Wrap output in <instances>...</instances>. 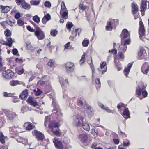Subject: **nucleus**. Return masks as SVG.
<instances>
[{"mask_svg": "<svg viewBox=\"0 0 149 149\" xmlns=\"http://www.w3.org/2000/svg\"><path fill=\"white\" fill-rule=\"evenodd\" d=\"M49 127L51 129L52 132L56 136H60L61 133L60 130H58V123L50 121L49 124Z\"/></svg>", "mask_w": 149, "mask_h": 149, "instance_id": "1", "label": "nucleus"}, {"mask_svg": "<svg viewBox=\"0 0 149 149\" xmlns=\"http://www.w3.org/2000/svg\"><path fill=\"white\" fill-rule=\"evenodd\" d=\"M84 118L83 116L79 115L73 116V123L74 125L76 127H79L82 125L84 122Z\"/></svg>", "mask_w": 149, "mask_h": 149, "instance_id": "2", "label": "nucleus"}, {"mask_svg": "<svg viewBox=\"0 0 149 149\" xmlns=\"http://www.w3.org/2000/svg\"><path fill=\"white\" fill-rule=\"evenodd\" d=\"M138 33L139 36L140 38L146 35V30L142 20L141 18L139 24Z\"/></svg>", "mask_w": 149, "mask_h": 149, "instance_id": "3", "label": "nucleus"}, {"mask_svg": "<svg viewBox=\"0 0 149 149\" xmlns=\"http://www.w3.org/2000/svg\"><path fill=\"white\" fill-rule=\"evenodd\" d=\"M75 66L73 63L67 62L65 64L66 72L67 73H71L74 72Z\"/></svg>", "mask_w": 149, "mask_h": 149, "instance_id": "4", "label": "nucleus"}, {"mask_svg": "<svg viewBox=\"0 0 149 149\" xmlns=\"http://www.w3.org/2000/svg\"><path fill=\"white\" fill-rule=\"evenodd\" d=\"M16 23L15 19L13 18L11 19L6 20L5 21H2L0 23V24L1 26L5 29L6 28V24H7V26H10L13 27L14 26V25Z\"/></svg>", "mask_w": 149, "mask_h": 149, "instance_id": "5", "label": "nucleus"}, {"mask_svg": "<svg viewBox=\"0 0 149 149\" xmlns=\"http://www.w3.org/2000/svg\"><path fill=\"white\" fill-rule=\"evenodd\" d=\"M14 74L15 73L12 70L9 69L3 71L2 73L3 77L8 79L13 78Z\"/></svg>", "mask_w": 149, "mask_h": 149, "instance_id": "6", "label": "nucleus"}, {"mask_svg": "<svg viewBox=\"0 0 149 149\" xmlns=\"http://www.w3.org/2000/svg\"><path fill=\"white\" fill-rule=\"evenodd\" d=\"M65 81L67 84H69V82L68 81V78H66L65 80L64 78L62 77H59V82L63 89V92H65V90H66V88H67V86H65Z\"/></svg>", "mask_w": 149, "mask_h": 149, "instance_id": "7", "label": "nucleus"}, {"mask_svg": "<svg viewBox=\"0 0 149 149\" xmlns=\"http://www.w3.org/2000/svg\"><path fill=\"white\" fill-rule=\"evenodd\" d=\"M55 147L57 149H63V146L60 139L54 138L53 140Z\"/></svg>", "mask_w": 149, "mask_h": 149, "instance_id": "8", "label": "nucleus"}, {"mask_svg": "<svg viewBox=\"0 0 149 149\" xmlns=\"http://www.w3.org/2000/svg\"><path fill=\"white\" fill-rule=\"evenodd\" d=\"M35 35L39 40L43 39L45 36L44 32L41 30L40 28H38L36 30L35 32Z\"/></svg>", "mask_w": 149, "mask_h": 149, "instance_id": "9", "label": "nucleus"}, {"mask_svg": "<svg viewBox=\"0 0 149 149\" xmlns=\"http://www.w3.org/2000/svg\"><path fill=\"white\" fill-rule=\"evenodd\" d=\"M146 87L143 84L139 85L136 88V93H148L145 89Z\"/></svg>", "mask_w": 149, "mask_h": 149, "instance_id": "10", "label": "nucleus"}, {"mask_svg": "<svg viewBox=\"0 0 149 149\" xmlns=\"http://www.w3.org/2000/svg\"><path fill=\"white\" fill-rule=\"evenodd\" d=\"M88 136L86 133H83L79 135L78 139L82 143H86L88 141Z\"/></svg>", "mask_w": 149, "mask_h": 149, "instance_id": "11", "label": "nucleus"}, {"mask_svg": "<svg viewBox=\"0 0 149 149\" xmlns=\"http://www.w3.org/2000/svg\"><path fill=\"white\" fill-rule=\"evenodd\" d=\"M141 70L142 72L146 74H147L149 71V64L148 63L145 62L142 65Z\"/></svg>", "mask_w": 149, "mask_h": 149, "instance_id": "12", "label": "nucleus"}, {"mask_svg": "<svg viewBox=\"0 0 149 149\" xmlns=\"http://www.w3.org/2000/svg\"><path fill=\"white\" fill-rule=\"evenodd\" d=\"M33 134L35 135L38 140L42 141L44 138V134L37 130L32 132Z\"/></svg>", "mask_w": 149, "mask_h": 149, "instance_id": "13", "label": "nucleus"}, {"mask_svg": "<svg viewBox=\"0 0 149 149\" xmlns=\"http://www.w3.org/2000/svg\"><path fill=\"white\" fill-rule=\"evenodd\" d=\"M130 36V33L127 29H123L120 35V37L121 39H124L129 37Z\"/></svg>", "mask_w": 149, "mask_h": 149, "instance_id": "14", "label": "nucleus"}, {"mask_svg": "<svg viewBox=\"0 0 149 149\" xmlns=\"http://www.w3.org/2000/svg\"><path fill=\"white\" fill-rule=\"evenodd\" d=\"M27 101L28 103L31 106L35 107L38 105L37 102L31 97H29Z\"/></svg>", "mask_w": 149, "mask_h": 149, "instance_id": "15", "label": "nucleus"}, {"mask_svg": "<svg viewBox=\"0 0 149 149\" xmlns=\"http://www.w3.org/2000/svg\"><path fill=\"white\" fill-rule=\"evenodd\" d=\"M87 62L90 65V67L91 69L92 77L93 78V77L94 76V74L95 73V68L94 64L93 63V60L91 56L90 58V60L88 59V60Z\"/></svg>", "mask_w": 149, "mask_h": 149, "instance_id": "16", "label": "nucleus"}, {"mask_svg": "<svg viewBox=\"0 0 149 149\" xmlns=\"http://www.w3.org/2000/svg\"><path fill=\"white\" fill-rule=\"evenodd\" d=\"M72 29H73V30L71 31L72 35L76 37L77 35L78 34V36L79 37L80 34L81 33L82 29L80 28L75 29H74V28H72Z\"/></svg>", "mask_w": 149, "mask_h": 149, "instance_id": "17", "label": "nucleus"}, {"mask_svg": "<svg viewBox=\"0 0 149 149\" xmlns=\"http://www.w3.org/2000/svg\"><path fill=\"white\" fill-rule=\"evenodd\" d=\"M147 0H142L140 6V11L141 12H144L147 8Z\"/></svg>", "mask_w": 149, "mask_h": 149, "instance_id": "18", "label": "nucleus"}, {"mask_svg": "<svg viewBox=\"0 0 149 149\" xmlns=\"http://www.w3.org/2000/svg\"><path fill=\"white\" fill-rule=\"evenodd\" d=\"M19 6L21 8L26 10H29L31 8L30 5L27 3L25 1H24Z\"/></svg>", "mask_w": 149, "mask_h": 149, "instance_id": "19", "label": "nucleus"}, {"mask_svg": "<svg viewBox=\"0 0 149 149\" xmlns=\"http://www.w3.org/2000/svg\"><path fill=\"white\" fill-rule=\"evenodd\" d=\"M133 64L130 63L127 65V67L125 68L123 71V72L124 75L126 76H127L129 73L131 67L132 66Z\"/></svg>", "mask_w": 149, "mask_h": 149, "instance_id": "20", "label": "nucleus"}, {"mask_svg": "<svg viewBox=\"0 0 149 149\" xmlns=\"http://www.w3.org/2000/svg\"><path fill=\"white\" fill-rule=\"evenodd\" d=\"M24 84L23 82L15 80H11L9 82L10 85L12 86H15L18 85L23 84Z\"/></svg>", "mask_w": 149, "mask_h": 149, "instance_id": "21", "label": "nucleus"}, {"mask_svg": "<svg viewBox=\"0 0 149 149\" xmlns=\"http://www.w3.org/2000/svg\"><path fill=\"white\" fill-rule=\"evenodd\" d=\"M0 9L1 10V13H5L8 12L10 10V8L8 6L0 5Z\"/></svg>", "mask_w": 149, "mask_h": 149, "instance_id": "22", "label": "nucleus"}, {"mask_svg": "<svg viewBox=\"0 0 149 149\" xmlns=\"http://www.w3.org/2000/svg\"><path fill=\"white\" fill-rule=\"evenodd\" d=\"M132 13L134 14L136 13L138 11V6L137 4L134 3H132Z\"/></svg>", "mask_w": 149, "mask_h": 149, "instance_id": "23", "label": "nucleus"}, {"mask_svg": "<svg viewBox=\"0 0 149 149\" xmlns=\"http://www.w3.org/2000/svg\"><path fill=\"white\" fill-rule=\"evenodd\" d=\"M7 40L8 42H4L3 44L4 45L8 46L10 47H11L12 46L13 43L14 42V40L12 39L10 37H8L7 38Z\"/></svg>", "mask_w": 149, "mask_h": 149, "instance_id": "24", "label": "nucleus"}, {"mask_svg": "<svg viewBox=\"0 0 149 149\" xmlns=\"http://www.w3.org/2000/svg\"><path fill=\"white\" fill-rule=\"evenodd\" d=\"M122 114L126 119H127L129 118L130 117V113L128 108L125 107Z\"/></svg>", "mask_w": 149, "mask_h": 149, "instance_id": "25", "label": "nucleus"}, {"mask_svg": "<svg viewBox=\"0 0 149 149\" xmlns=\"http://www.w3.org/2000/svg\"><path fill=\"white\" fill-rule=\"evenodd\" d=\"M105 28L106 30L107 31H111L112 30L113 25L110 19H109V21L107 22V25Z\"/></svg>", "mask_w": 149, "mask_h": 149, "instance_id": "26", "label": "nucleus"}, {"mask_svg": "<svg viewBox=\"0 0 149 149\" xmlns=\"http://www.w3.org/2000/svg\"><path fill=\"white\" fill-rule=\"evenodd\" d=\"M146 53V51L144 48L143 47H140L138 52L137 54L138 56H141L143 54Z\"/></svg>", "mask_w": 149, "mask_h": 149, "instance_id": "27", "label": "nucleus"}, {"mask_svg": "<svg viewBox=\"0 0 149 149\" xmlns=\"http://www.w3.org/2000/svg\"><path fill=\"white\" fill-rule=\"evenodd\" d=\"M127 46L125 45H122L121 44V45H119V48L118 49V50L119 51V52H120L124 53L126 50Z\"/></svg>", "mask_w": 149, "mask_h": 149, "instance_id": "28", "label": "nucleus"}, {"mask_svg": "<svg viewBox=\"0 0 149 149\" xmlns=\"http://www.w3.org/2000/svg\"><path fill=\"white\" fill-rule=\"evenodd\" d=\"M16 72L18 74L21 75L24 72V69L22 68H17L15 69Z\"/></svg>", "mask_w": 149, "mask_h": 149, "instance_id": "29", "label": "nucleus"}, {"mask_svg": "<svg viewBox=\"0 0 149 149\" xmlns=\"http://www.w3.org/2000/svg\"><path fill=\"white\" fill-rule=\"evenodd\" d=\"M53 101H52V104L54 106L55 108L53 109L52 111L54 113H55L56 112L58 113L59 111L58 108L57 106L56 105L55 100L53 98Z\"/></svg>", "mask_w": 149, "mask_h": 149, "instance_id": "30", "label": "nucleus"}, {"mask_svg": "<svg viewBox=\"0 0 149 149\" xmlns=\"http://www.w3.org/2000/svg\"><path fill=\"white\" fill-rule=\"evenodd\" d=\"M79 9L83 11L88 8V6L86 5H84L82 3H81L79 5Z\"/></svg>", "mask_w": 149, "mask_h": 149, "instance_id": "31", "label": "nucleus"}, {"mask_svg": "<svg viewBox=\"0 0 149 149\" xmlns=\"http://www.w3.org/2000/svg\"><path fill=\"white\" fill-rule=\"evenodd\" d=\"M25 126L26 127L27 130H30L33 128V125L30 122H28L25 123Z\"/></svg>", "mask_w": 149, "mask_h": 149, "instance_id": "32", "label": "nucleus"}, {"mask_svg": "<svg viewBox=\"0 0 149 149\" xmlns=\"http://www.w3.org/2000/svg\"><path fill=\"white\" fill-rule=\"evenodd\" d=\"M84 130H85L89 131L90 130V127L88 124L87 123H84V122L82 123V124L81 125Z\"/></svg>", "mask_w": 149, "mask_h": 149, "instance_id": "33", "label": "nucleus"}, {"mask_svg": "<svg viewBox=\"0 0 149 149\" xmlns=\"http://www.w3.org/2000/svg\"><path fill=\"white\" fill-rule=\"evenodd\" d=\"M40 0H31L30 3L32 5L37 6L40 4Z\"/></svg>", "mask_w": 149, "mask_h": 149, "instance_id": "34", "label": "nucleus"}, {"mask_svg": "<svg viewBox=\"0 0 149 149\" xmlns=\"http://www.w3.org/2000/svg\"><path fill=\"white\" fill-rule=\"evenodd\" d=\"M66 27L69 31H71V29L73 27V25L71 22H68L66 24Z\"/></svg>", "mask_w": 149, "mask_h": 149, "instance_id": "35", "label": "nucleus"}, {"mask_svg": "<svg viewBox=\"0 0 149 149\" xmlns=\"http://www.w3.org/2000/svg\"><path fill=\"white\" fill-rule=\"evenodd\" d=\"M111 22L114 27L117 26L119 24V20L116 19H110Z\"/></svg>", "mask_w": 149, "mask_h": 149, "instance_id": "36", "label": "nucleus"}, {"mask_svg": "<svg viewBox=\"0 0 149 149\" xmlns=\"http://www.w3.org/2000/svg\"><path fill=\"white\" fill-rule=\"evenodd\" d=\"M89 41L86 38H85L82 42V45L84 47H87L89 44Z\"/></svg>", "mask_w": 149, "mask_h": 149, "instance_id": "37", "label": "nucleus"}, {"mask_svg": "<svg viewBox=\"0 0 149 149\" xmlns=\"http://www.w3.org/2000/svg\"><path fill=\"white\" fill-rule=\"evenodd\" d=\"M16 115V114L14 112H11L7 115V117L9 120H11L13 119Z\"/></svg>", "mask_w": 149, "mask_h": 149, "instance_id": "38", "label": "nucleus"}, {"mask_svg": "<svg viewBox=\"0 0 149 149\" xmlns=\"http://www.w3.org/2000/svg\"><path fill=\"white\" fill-rule=\"evenodd\" d=\"M4 34L6 37H10L12 35V33L8 29H6L4 31Z\"/></svg>", "mask_w": 149, "mask_h": 149, "instance_id": "39", "label": "nucleus"}, {"mask_svg": "<svg viewBox=\"0 0 149 149\" xmlns=\"http://www.w3.org/2000/svg\"><path fill=\"white\" fill-rule=\"evenodd\" d=\"M95 82L96 85V87L97 89V90L99 88L101 87V83L100 79L97 78L95 80Z\"/></svg>", "mask_w": 149, "mask_h": 149, "instance_id": "40", "label": "nucleus"}, {"mask_svg": "<svg viewBox=\"0 0 149 149\" xmlns=\"http://www.w3.org/2000/svg\"><path fill=\"white\" fill-rule=\"evenodd\" d=\"M47 48L51 52L52 49L54 48V47L51 44V42L50 41L49 42L48 44H47Z\"/></svg>", "mask_w": 149, "mask_h": 149, "instance_id": "41", "label": "nucleus"}, {"mask_svg": "<svg viewBox=\"0 0 149 149\" xmlns=\"http://www.w3.org/2000/svg\"><path fill=\"white\" fill-rule=\"evenodd\" d=\"M4 136L2 132L0 131V141L2 144H4L5 143V140L4 139Z\"/></svg>", "mask_w": 149, "mask_h": 149, "instance_id": "42", "label": "nucleus"}, {"mask_svg": "<svg viewBox=\"0 0 149 149\" xmlns=\"http://www.w3.org/2000/svg\"><path fill=\"white\" fill-rule=\"evenodd\" d=\"M61 9L60 13V14H61V12L63 10H64L66 9V7L63 2H62L61 4Z\"/></svg>", "mask_w": 149, "mask_h": 149, "instance_id": "43", "label": "nucleus"}, {"mask_svg": "<svg viewBox=\"0 0 149 149\" xmlns=\"http://www.w3.org/2000/svg\"><path fill=\"white\" fill-rule=\"evenodd\" d=\"M33 19L37 23H39L40 22V18L38 15H35L33 18Z\"/></svg>", "mask_w": 149, "mask_h": 149, "instance_id": "44", "label": "nucleus"}, {"mask_svg": "<svg viewBox=\"0 0 149 149\" xmlns=\"http://www.w3.org/2000/svg\"><path fill=\"white\" fill-rule=\"evenodd\" d=\"M28 94H20L19 96V98L22 100H25L27 97Z\"/></svg>", "mask_w": 149, "mask_h": 149, "instance_id": "45", "label": "nucleus"}, {"mask_svg": "<svg viewBox=\"0 0 149 149\" xmlns=\"http://www.w3.org/2000/svg\"><path fill=\"white\" fill-rule=\"evenodd\" d=\"M58 33V31L56 30H53L51 31L50 34L53 36H55Z\"/></svg>", "mask_w": 149, "mask_h": 149, "instance_id": "46", "label": "nucleus"}, {"mask_svg": "<svg viewBox=\"0 0 149 149\" xmlns=\"http://www.w3.org/2000/svg\"><path fill=\"white\" fill-rule=\"evenodd\" d=\"M60 15H61V17L66 19V17L68 16V13L67 11H64L62 13V12L61 14Z\"/></svg>", "mask_w": 149, "mask_h": 149, "instance_id": "47", "label": "nucleus"}, {"mask_svg": "<svg viewBox=\"0 0 149 149\" xmlns=\"http://www.w3.org/2000/svg\"><path fill=\"white\" fill-rule=\"evenodd\" d=\"M55 63L54 61L52 59H50L47 63V65L51 67H53Z\"/></svg>", "mask_w": 149, "mask_h": 149, "instance_id": "48", "label": "nucleus"}, {"mask_svg": "<svg viewBox=\"0 0 149 149\" xmlns=\"http://www.w3.org/2000/svg\"><path fill=\"white\" fill-rule=\"evenodd\" d=\"M123 53L120 52H118L117 55L119 59H123L124 58V56Z\"/></svg>", "mask_w": 149, "mask_h": 149, "instance_id": "49", "label": "nucleus"}, {"mask_svg": "<svg viewBox=\"0 0 149 149\" xmlns=\"http://www.w3.org/2000/svg\"><path fill=\"white\" fill-rule=\"evenodd\" d=\"M44 5L46 7L50 8L51 6V3L49 1H46L44 3Z\"/></svg>", "mask_w": 149, "mask_h": 149, "instance_id": "50", "label": "nucleus"}, {"mask_svg": "<svg viewBox=\"0 0 149 149\" xmlns=\"http://www.w3.org/2000/svg\"><path fill=\"white\" fill-rule=\"evenodd\" d=\"M17 23L19 26H22L24 25V22L22 20L19 19L17 21Z\"/></svg>", "mask_w": 149, "mask_h": 149, "instance_id": "51", "label": "nucleus"}, {"mask_svg": "<svg viewBox=\"0 0 149 149\" xmlns=\"http://www.w3.org/2000/svg\"><path fill=\"white\" fill-rule=\"evenodd\" d=\"M26 28L28 30L31 32H35L36 31L34 29L31 28L29 25L27 26Z\"/></svg>", "mask_w": 149, "mask_h": 149, "instance_id": "52", "label": "nucleus"}, {"mask_svg": "<svg viewBox=\"0 0 149 149\" xmlns=\"http://www.w3.org/2000/svg\"><path fill=\"white\" fill-rule=\"evenodd\" d=\"M103 109L105 110L108 113H113V111L111 110L108 107H105Z\"/></svg>", "mask_w": 149, "mask_h": 149, "instance_id": "53", "label": "nucleus"}, {"mask_svg": "<svg viewBox=\"0 0 149 149\" xmlns=\"http://www.w3.org/2000/svg\"><path fill=\"white\" fill-rule=\"evenodd\" d=\"M65 49H71V46H70V42H68L64 46Z\"/></svg>", "mask_w": 149, "mask_h": 149, "instance_id": "54", "label": "nucleus"}, {"mask_svg": "<svg viewBox=\"0 0 149 149\" xmlns=\"http://www.w3.org/2000/svg\"><path fill=\"white\" fill-rule=\"evenodd\" d=\"M107 65V63L106 61H103L101 62L100 63V68L101 69H103Z\"/></svg>", "mask_w": 149, "mask_h": 149, "instance_id": "55", "label": "nucleus"}, {"mask_svg": "<svg viewBox=\"0 0 149 149\" xmlns=\"http://www.w3.org/2000/svg\"><path fill=\"white\" fill-rule=\"evenodd\" d=\"M15 1L17 4L18 6H19L25 0H15Z\"/></svg>", "mask_w": 149, "mask_h": 149, "instance_id": "56", "label": "nucleus"}, {"mask_svg": "<svg viewBox=\"0 0 149 149\" xmlns=\"http://www.w3.org/2000/svg\"><path fill=\"white\" fill-rule=\"evenodd\" d=\"M123 144L124 146H127L130 145V143L129 141L127 142H126V141H124L123 142Z\"/></svg>", "mask_w": 149, "mask_h": 149, "instance_id": "57", "label": "nucleus"}, {"mask_svg": "<svg viewBox=\"0 0 149 149\" xmlns=\"http://www.w3.org/2000/svg\"><path fill=\"white\" fill-rule=\"evenodd\" d=\"M44 17V18H45L47 21L50 20L51 19V16L49 14H47Z\"/></svg>", "mask_w": 149, "mask_h": 149, "instance_id": "58", "label": "nucleus"}, {"mask_svg": "<svg viewBox=\"0 0 149 149\" xmlns=\"http://www.w3.org/2000/svg\"><path fill=\"white\" fill-rule=\"evenodd\" d=\"M21 17L20 13L17 12L15 16V18L17 19H19Z\"/></svg>", "mask_w": 149, "mask_h": 149, "instance_id": "59", "label": "nucleus"}, {"mask_svg": "<svg viewBox=\"0 0 149 149\" xmlns=\"http://www.w3.org/2000/svg\"><path fill=\"white\" fill-rule=\"evenodd\" d=\"M109 52H111L113 54H116L117 53V50L115 48H114L113 49H112L111 50H109Z\"/></svg>", "mask_w": 149, "mask_h": 149, "instance_id": "60", "label": "nucleus"}, {"mask_svg": "<svg viewBox=\"0 0 149 149\" xmlns=\"http://www.w3.org/2000/svg\"><path fill=\"white\" fill-rule=\"evenodd\" d=\"M98 106L102 109L104 108L105 106L100 102H98L97 103Z\"/></svg>", "mask_w": 149, "mask_h": 149, "instance_id": "61", "label": "nucleus"}, {"mask_svg": "<svg viewBox=\"0 0 149 149\" xmlns=\"http://www.w3.org/2000/svg\"><path fill=\"white\" fill-rule=\"evenodd\" d=\"M21 141H22V142H21V143L24 144V145H26L27 144V140L26 139H21Z\"/></svg>", "mask_w": 149, "mask_h": 149, "instance_id": "62", "label": "nucleus"}, {"mask_svg": "<svg viewBox=\"0 0 149 149\" xmlns=\"http://www.w3.org/2000/svg\"><path fill=\"white\" fill-rule=\"evenodd\" d=\"M12 53L14 55H16L18 53L17 50L16 48H14L12 50Z\"/></svg>", "mask_w": 149, "mask_h": 149, "instance_id": "63", "label": "nucleus"}, {"mask_svg": "<svg viewBox=\"0 0 149 149\" xmlns=\"http://www.w3.org/2000/svg\"><path fill=\"white\" fill-rule=\"evenodd\" d=\"M130 39H127L125 41L124 44L123 45H129L130 43Z\"/></svg>", "mask_w": 149, "mask_h": 149, "instance_id": "64", "label": "nucleus"}]
</instances>
